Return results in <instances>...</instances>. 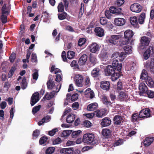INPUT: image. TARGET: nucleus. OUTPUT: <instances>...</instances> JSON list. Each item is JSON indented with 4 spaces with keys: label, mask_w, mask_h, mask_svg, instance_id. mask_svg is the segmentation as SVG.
<instances>
[{
    "label": "nucleus",
    "mask_w": 154,
    "mask_h": 154,
    "mask_svg": "<svg viewBox=\"0 0 154 154\" xmlns=\"http://www.w3.org/2000/svg\"><path fill=\"white\" fill-rule=\"evenodd\" d=\"M47 139V137H42L40 139L39 141V143L40 144H42L45 143L46 142Z\"/></svg>",
    "instance_id": "e2e57ef3"
},
{
    "label": "nucleus",
    "mask_w": 154,
    "mask_h": 154,
    "mask_svg": "<svg viewBox=\"0 0 154 154\" xmlns=\"http://www.w3.org/2000/svg\"><path fill=\"white\" fill-rule=\"evenodd\" d=\"M27 86V83L26 82V79L25 77H24L23 79L21 84V87L22 89L24 90L26 89Z\"/></svg>",
    "instance_id": "4c0bfd02"
},
{
    "label": "nucleus",
    "mask_w": 154,
    "mask_h": 154,
    "mask_svg": "<svg viewBox=\"0 0 154 154\" xmlns=\"http://www.w3.org/2000/svg\"><path fill=\"white\" fill-rule=\"evenodd\" d=\"M83 79L82 75L79 74H76L74 80L75 85L78 87H82L83 86Z\"/></svg>",
    "instance_id": "f03ea898"
},
{
    "label": "nucleus",
    "mask_w": 154,
    "mask_h": 154,
    "mask_svg": "<svg viewBox=\"0 0 154 154\" xmlns=\"http://www.w3.org/2000/svg\"><path fill=\"white\" fill-rule=\"evenodd\" d=\"M109 10L112 13L120 14L121 13L122 9L120 8H116L113 6L110 7Z\"/></svg>",
    "instance_id": "5701e85b"
},
{
    "label": "nucleus",
    "mask_w": 154,
    "mask_h": 154,
    "mask_svg": "<svg viewBox=\"0 0 154 154\" xmlns=\"http://www.w3.org/2000/svg\"><path fill=\"white\" fill-rule=\"evenodd\" d=\"M61 85H59V89H56V91L53 90L52 92L49 94H47L45 97L47 100H49L52 98L54 95H55L60 90V89L61 88Z\"/></svg>",
    "instance_id": "9d476101"
},
{
    "label": "nucleus",
    "mask_w": 154,
    "mask_h": 154,
    "mask_svg": "<svg viewBox=\"0 0 154 154\" xmlns=\"http://www.w3.org/2000/svg\"><path fill=\"white\" fill-rule=\"evenodd\" d=\"M149 77L146 71L145 70H143L140 76V79L143 80H146Z\"/></svg>",
    "instance_id": "7c9ffc66"
},
{
    "label": "nucleus",
    "mask_w": 154,
    "mask_h": 154,
    "mask_svg": "<svg viewBox=\"0 0 154 154\" xmlns=\"http://www.w3.org/2000/svg\"><path fill=\"white\" fill-rule=\"evenodd\" d=\"M47 85L48 88L49 89H52L53 90L56 91V89H59L57 88L58 86H57L56 88H55V85L54 82L52 81V80H51V79H49V81L48 82Z\"/></svg>",
    "instance_id": "6ab92c4d"
},
{
    "label": "nucleus",
    "mask_w": 154,
    "mask_h": 154,
    "mask_svg": "<svg viewBox=\"0 0 154 154\" xmlns=\"http://www.w3.org/2000/svg\"><path fill=\"white\" fill-rule=\"evenodd\" d=\"M75 53L72 51H69L67 53V57L69 59H72L74 57Z\"/></svg>",
    "instance_id": "c03bdc74"
},
{
    "label": "nucleus",
    "mask_w": 154,
    "mask_h": 154,
    "mask_svg": "<svg viewBox=\"0 0 154 154\" xmlns=\"http://www.w3.org/2000/svg\"><path fill=\"white\" fill-rule=\"evenodd\" d=\"M87 56L86 54H83L79 58V63L81 65H84L87 61Z\"/></svg>",
    "instance_id": "bb28decb"
},
{
    "label": "nucleus",
    "mask_w": 154,
    "mask_h": 154,
    "mask_svg": "<svg viewBox=\"0 0 154 154\" xmlns=\"http://www.w3.org/2000/svg\"><path fill=\"white\" fill-rule=\"evenodd\" d=\"M124 50L126 54H129L132 53V48L129 45L125 46Z\"/></svg>",
    "instance_id": "f704fd0d"
},
{
    "label": "nucleus",
    "mask_w": 154,
    "mask_h": 154,
    "mask_svg": "<svg viewBox=\"0 0 154 154\" xmlns=\"http://www.w3.org/2000/svg\"><path fill=\"white\" fill-rule=\"evenodd\" d=\"M126 54L123 52H122L119 55V59L122 62L124 60L126 57Z\"/></svg>",
    "instance_id": "864d4df0"
},
{
    "label": "nucleus",
    "mask_w": 154,
    "mask_h": 154,
    "mask_svg": "<svg viewBox=\"0 0 154 154\" xmlns=\"http://www.w3.org/2000/svg\"><path fill=\"white\" fill-rule=\"evenodd\" d=\"M142 8L140 5L138 3H134L131 5L130 9L134 12L139 13L141 10Z\"/></svg>",
    "instance_id": "39448f33"
},
{
    "label": "nucleus",
    "mask_w": 154,
    "mask_h": 154,
    "mask_svg": "<svg viewBox=\"0 0 154 154\" xmlns=\"http://www.w3.org/2000/svg\"><path fill=\"white\" fill-rule=\"evenodd\" d=\"M106 111L105 109H102L100 110L94 112V114L96 116L99 118L102 117L103 116L105 115Z\"/></svg>",
    "instance_id": "412c9836"
},
{
    "label": "nucleus",
    "mask_w": 154,
    "mask_h": 154,
    "mask_svg": "<svg viewBox=\"0 0 154 154\" xmlns=\"http://www.w3.org/2000/svg\"><path fill=\"white\" fill-rule=\"evenodd\" d=\"M2 14H8L9 13V11H8V8L6 7V4H5L2 8Z\"/></svg>",
    "instance_id": "79ce46f5"
},
{
    "label": "nucleus",
    "mask_w": 154,
    "mask_h": 154,
    "mask_svg": "<svg viewBox=\"0 0 154 154\" xmlns=\"http://www.w3.org/2000/svg\"><path fill=\"white\" fill-rule=\"evenodd\" d=\"M86 42V39L85 38H80L79 40L78 44L79 46H81L85 43Z\"/></svg>",
    "instance_id": "8fccbe9b"
},
{
    "label": "nucleus",
    "mask_w": 154,
    "mask_h": 154,
    "mask_svg": "<svg viewBox=\"0 0 154 154\" xmlns=\"http://www.w3.org/2000/svg\"><path fill=\"white\" fill-rule=\"evenodd\" d=\"M102 99L104 104L107 105H110L111 104V102L108 101L107 97L104 95L103 96Z\"/></svg>",
    "instance_id": "49530a36"
},
{
    "label": "nucleus",
    "mask_w": 154,
    "mask_h": 154,
    "mask_svg": "<svg viewBox=\"0 0 154 154\" xmlns=\"http://www.w3.org/2000/svg\"><path fill=\"white\" fill-rule=\"evenodd\" d=\"M75 118V115L74 114H71L67 117L66 121L68 123H72L74 121Z\"/></svg>",
    "instance_id": "cd10ccee"
},
{
    "label": "nucleus",
    "mask_w": 154,
    "mask_h": 154,
    "mask_svg": "<svg viewBox=\"0 0 154 154\" xmlns=\"http://www.w3.org/2000/svg\"><path fill=\"white\" fill-rule=\"evenodd\" d=\"M82 132L80 130L75 131H73L72 134V138H75L79 136V134Z\"/></svg>",
    "instance_id": "09e8293b"
},
{
    "label": "nucleus",
    "mask_w": 154,
    "mask_h": 154,
    "mask_svg": "<svg viewBox=\"0 0 154 154\" xmlns=\"http://www.w3.org/2000/svg\"><path fill=\"white\" fill-rule=\"evenodd\" d=\"M109 82L107 81H103L100 82V87L103 90L107 91L109 89Z\"/></svg>",
    "instance_id": "dca6fc26"
},
{
    "label": "nucleus",
    "mask_w": 154,
    "mask_h": 154,
    "mask_svg": "<svg viewBox=\"0 0 154 154\" xmlns=\"http://www.w3.org/2000/svg\"><path fill=\"white\" fill-rule=\"evenodd\" d=\"M41 105H39L37 106H36L34 107L32 110V112L33 114H35L38 111L40 108Z\"/></svg>",
    "instance_id": "680f3d73"
},
{
    "label": "nucleus",
    "mask_w": 154,
    "mask_h": 154,
    "mask_svg": "<svg viewBox=\"0 0 154 154\" xmlns=\"http://www.w3.org/2000/svg\"><path fill=\"white\" fill-rule=\"evenodd\" d=\"M150 39L146 36H143L141 37L140 42L142 46H148L150 42Z\"/></svg>",
    "instance_id": "ddd939ff"
},
{
    "label": "nucleus",
    "mask_w": 154,
    "mask_h": 154,
    "mask_svg": "<svg viewBox=\"0 0 154 154\" xmlns=\"http://www.w3.org/2000/svg\"><path fill=\"white\" fill-rule=\"evenodd\" d=\"M134 35L133 31L130 29L126 30L124 33V37L126 38H128L130 39Z\"/></svg>",
    "instance_id": "b1692460"
},
{
    "label": "nucleus",
    "mask_w": 154,
    "mask_h": 154,
    "mask_svg": "<svg viewBox=\"0 0 154 154\" xmlns=\"http://www.w3.org/2000/svg\"><path fill=\"white\" fill-rule=\"evenodd\" d=\"M146 83L150 87H154V79H152L150 77H149L146 80Z\"/></svg>",
    "instance_id": "2f4dec72"
},
{
    "label": "nucleus",
    "mask_w": 154,
    "mask_h": 154,
    "mask_svg": "<svg viewBox=\"0 0 154 154\" xmlns=\"http://www.w3.org/2000/svg\"><path fill=\"white\" fill-rule=\"evenodd\" d=\"M89 51L93 53H97L100 48L99 45L96 43H93L88 46Z\"/></svg>",
    "instance_id": "7ed1b4c3"
},
{
    "label": "nucleus",
    "mask_w": 154,
    "mask_h": 154,
    "mask_svg": "<svg viewBox=\"0 0 154 154\" xmlns=\"http://www.w3.org/2000/svg\"><path fill=\"white\" fill-rule=\"evenodd\" d=\"M51 72H54V73L55 74H56L57 72H61V71L60 69L57 68H55V66H53L51 68Z\"/></svg>",
    "instance_id": "5fc2aeb1"
},
{
    "label": "nucleus",
    "mask_w": 154,
    "mask_h": 154,
    "mask_svg": "<svg viewBox=\"0 0 154 154\" xmlns=\"http://www.w3.org/2000/svg\"><path fill=\"white\" fill-rule=\"evenodd\" d=\"M110 119L108 117H105L102 120L100 124L103 127H106L109 126L111 123Z\"/></svg>",
    "instance_id": "2eb2a0df"
},
{
    "label": "nucleus",
    "mask_w": 154,
    "mask_h": 154,
    "mask_svg": "<svg viewBox=\"0 0 154 154\" xmlns=\"http://www.w3.org/2000/svg\"><path fill=\"white\" fill-rule=\"evenodd\" d=\"M72 131L69 130H65L63 131L61 136L63 137H68L71 133Z\"/></svg>",
    "instance_id": "a19ab883"
},
{
    "label": "nucleus",
    "mask_w": 154,
    "mask_h": 154,
    "mask_svg": "<svg viewBox=\"0 0 154 154\" xmlns=\"http://www.w3.org/2000/svg\"><path fill=\"white\" fill-rule=\"evenodd\" d=\"M72 149L71 148H63L60 150L61 154H72L73 153Z\"/></svg>",
    "instance_id": "4be33fe9"
},
{
    "label": "nucleus",
    "mask_w": 154,
    "mask_h": 154,
    "mask_svg": "<svg viewBox=\"0 0 154 154\" xmlns=\"http://www.w3.org/2000/svg\"><path fill=\"white\" fill-rule=\"evenodd\" d=\"M100 22L102 25H106L107 23V20L104 17H101L100 19Z\"/></svg>",
    "instance_id": "052dcab7"
},
{
    "label": "nucleus",
    "mask_w": 154,
    "mask_h": 154,
    "mask_svg": "<svg viewBox=\"0 0 154 154\" xmlns=\"http://www.w3.org/2000/svg\"><path fill=\"white\" fill-rule=\"evenodd\" d=\"M34 73L32 75L33 78L34 79L37 80L38 77V71L37 70L35 69L33 70Z\"/></svg>",
    "instance_id": "3c124183"
},
{
    "label": "nucleus",
    "mask_w": 154,
    "mask_h": 154,
    "mask_svg": "<svg viewBox=\"0 0 154 154\" xmlns=\"http://www.w3.org/2000/svg\"><path fill=\"white\" fill-rule=\"evenodd\" d=\"M115 24L118 26H123L125 23V20L122 18H116L114 20Z\"/></svg>",
    "instance_id": "9b49d317"
},
{
    "label": "nucleus",
    "mask_w": 154,
    "mask_h": 154,
    "mask_svg": "<svg viewBox=\"0 0 154 154\" xmlns=\"http://www.w3.org/2000/svg\"><path fill=\"white\" fill-rule=\"evenodd\" d=\"M124 0H117L115 3V5L117 6H121L124 3Z\"/></svg>",
    "instance_id": "bf43d9fd"
},
{
    "label": "nucleus",
    "mask_w": 154,
    "mask_h": 154,
    "mask_svg": "<svg viewBox=\"0 0 154 154\" xmlns=\"http://www.w3.org/2000/svg\"><path fill=\"white\" fill-rule=\"evenodd\" d=\"M120 35H113L108 40L109 42L112 44L116 45L118 43V40L121 37Z\"/></svg>",
    "instance_id": "6e6552de"
},
{
    "label": "nucleus",
    "mask_w": 154,
    "mask_h": 154,
    "mask_svg": "<svg viewBox=\"0 0 154 154\" xmlns=\"http://www.w3.org/2000/svg\"><path fill=\"white\" fill-rule=\"evenodd\" d=\"M31 54V52L30 51L28 50L27 51V54L26 56V59H23V63H25L27 62L28 63L29 61V59L30 57Z\"/></svg>",
    "instance_id": "37998d69"
},
{
    "label": "nucleus",
    "mask_w": 154,
    "mask_h": 154,
    "mask_svg": "<svg viewBox=\"0 0 154 154\" xmlns=\"http://www.w3.org/2000/svg\"><path fill=\"white\" fill-rule=\"evenodd\" d=\"M114 123L115 124L118 125L120 124L122 121L121 116H116L114 118Z\"/></svg>",
    "instance_id": "c756f323"
},
{
    "label": "nucleus",
    "mask_w": 154,
    "mask_h": 154,
    "mask_svg": "<svg viewBox=\"0 0 154 154\" xmlns=\"http://www.w3.org/2000/svg\"><path fill=\"white\" fill-rule=\"evenodd\" d=\"M90 61L91 63V66L94 65L97 63V60L96 57L92 54H90Z\"/></svg>",
    "instance_id": "72a5a7b5"
},
{
    "label": "nucleus",
    "mask_w": 154,
    "mask_h": 154,
    "mask_svg": "<svg viewBox=\"0 0 154 154\" xmlns=\"http://www.w3.org/2000/svg\"><path fill=\"white\" fill-rule=\"evenodd\" d=\"M58 131V128H55L51 131H49L48 132V134L50 136H52L54 135Z\"/></svg>",
    "instance_id": "6e6d98bb"
},
{
    "label": "nucleus",
    "mask_w": 154,
    "mask_h": 154,
    "mask_svg": "<svg viewBox=\"0 0 154 154\" xmlns=\"http://www.w3.org/2000/svg\"><path fill=\"white\" fill-rule=\"evenodd\" d=\"M96 35L99 37H102L104 35V31L103 29L100 27H96L94 29Z\"/></svg>",
    "instance_id": "f8f14e48"
},
{
    "label": "nucleus",
    "mask_w": 154,
    "mask_h": 154,
    "mask_svg": "<svg viewBox=\"0 0 154 154\" xmlns=\"http://www.w3.org/2000/svg\"><path fill=\"white\" fill-rule=\"evenodd\" d=\"M130 39L124 37L120 41L121 45H124L129 43Z\"/></svg>",
    "instance_id": "58836bf2"
},
{
    "label": "nucleus",
    "mask_w": 154,
    "mask_h": 154,
    "mask_svg": "<svg viewBox=\"0 0 154 154\" xmlns=\"http://www.w3.org/2000/svg\"><path fill=\"white\" fill-rule=\"evenodd\" d=\"M39 100V93L35 92L33 94L31 99V104L32 106L34 105L35 103L38 102Z\"/></svg>",
    "instance_id": "0eeeda50"
},
{
    "label": "nucleus",
    "mask_w": 154,
    "mask_h": 154,
    "mask_svg": "<svg viewBox=\"0 0 154 154\" xmlns=\"http://www.w3.org/2000/svg\"><path fill=\"white\" fill-rule=\"evenodd\" d=\"M83 125L87 128H89L92 126V123L88 120H85L84 122Z\"/></svg>",
    "instance_id": "4d7b16f0"
},
{
    "label": "nucleus",
    "mask_w": 154,
    "mask_h": 154,
    "mask_svg": "<svg viewBox=\"0 0 154 154\" xmlns=\"http://www.w3.org/2000/svg\"><path fill=\"white\" fill-rule=\"evenodd\" d=\"M153 51L152 47L149 46L144 54L143 56L145 59H147L150 56L151 53Z\"/></svg>",
    "instance_id": "a211bd4d"
},
{
    "label": "nucleus",
    "mask_w": 154,
    "mask_h": 154,
    "mask_svg": "<svg viewBox=\"0 0 154 154\" xmlns=\"http://www.w3.org/2000/svg\"><path fill=\"white\" fill-rule=\"evenodd\" d=\"M98 104L96 103H94L88 105L87 109L90 111H93L96 109L98 107Z\"/></svg>",
    "instance_id": "a878e982"
},
{
    "label": "nucleus",
    "mask_w": 154,
    "mask_h": 154,
    "mask_svg": "<svg viewBox=\"0 0 154 154\" xmlns=\"http://www.w3.org/2000/svg\"><path fill=\"white\" fill-rule=\"evenodd\" d=\"M100 70L98 68L94 69L91 72V74L94 77L97 76L99 75Z\"/></svg>",
    "instance_id": "473e14b6"
},
{
    "label": "nucleus",
    "mask_w": 154,
    "mask_h": 154,
    "mask_svg": "<svg viewBox=\"0 0 154 154\" xmlns=\"http://www.w3.org/2000/svg\"><path fill=\"white\" fill-rule=\"evenodd\" d=\"M116 69L114 68L112 65L106 66L104 69L105 75L106 76H109L116 72Z\"/></svg>",
    "instance_id": "20e7f679"
},
{
    "label": "nucleus",
    "mask_w": 154,
    "mask_h": 154,
    "mask_svg": "<svg viewBox=\"0 0 154 154\" xmlns=\"http://www.w3.org/2000/svg\"><path fill=\"white\" fill-rule=\"evenodd\" d=\"M58 11L59 12H62L64 10V7L62 2L60 3L57 7Z\"/></svg>",
    "instance_id": "de8ad7c7"
},
{
    "label": "nucleus",
    "mask_w": 154,
    "mask_h": 154,
    "mask_svg": "<svg viewBox=\"0 0 154 154\" xmlns=\"http://www.w3.org/2000/svg\"><path fill=\"white\" fill-rule=\"evenodd\" d=\"M112 66H113V67L116 69H117L119 72L121 71L122 64V63L119 64L118 60H113Z\"/></svg>",
    "instance_id": "4468645a"
},
{
    "label": "nucleus",
    "mask_w": 154,
    "mask_h": 154,
    "mask_svg": "<svg viewBox=\"0 0 154 154\" xmlns=\"http://www.w3.org/2000/svg\"><path fill=\"white\" fill-rule=\"evenodd\" d=\"M16 54L14 53H12L9 57L10 61L13 62L16 58Z\"/></svg>",
    "instance_id": "0e129e2a"
},
{
    "label": "nucleus",
    "mask_w": 154,
    "mask_h": 154,
    "mask_svg": "<svg viewBox=\"0 0 154 154\" xmlns=\"http://www.w3.org/2000/svg\"><path fill=\"white\" fill-rule=\"evenodd\" d=\"M111 79L112 81H115L119 77V73L115 72L111 75Z\"/></svg>",
    "instance_id": "c9c22d12"
},
{
    "label": "nucleus",
    "mask_w": 154,
    "mask_h": 154,
    "mask_svg": "<svg viewBox=\"0 0 154 154\" xmlns=\"http://www.w3.org/2000/svg\"><path fill=\"white\" fill-rule=\"evenodd\" d=\"M145 66L151 72L154 73V59H152L149 63H146Z\"/></svg>",
    "instance_id": "1a4fd4ad"
},
{
    "label": "nucleus",
    "mask_w": 154,
    "mask_h": 154,
    "mask_svg": "<svg viewBox=\"0 0 154 154\" xmlns=\"http://www.w3.org/2000/svg\"><path fill=\"white\" fill-rule=\"evenodd\" d=\"M31 61L32 62H36L37 61V57L35 54L34 53L32 54Z\"/></svg>",
    "instance_id": "338daca9"
},
{
    "label": "nucleus",
    "mask_w": 154,
    "mask_h": 154,
    "mask_svg": "<svg viewBox=\"0 0 154 154\" xmlns=\"http://www.w3.org/2000/svg\"><path fill=\"white\" fill-rule=\"evenodd\" d=\"M154 140V138L153 137H146L143 142V144L145 146H148L152 143Z\"/></svg>",
    "instance_id": "aec40b11"
},
{
    "label": "nucleus",
    "mask_w": 154,
    "mask_h": 154,
    "mask_svg": "<svg viewBox=\"0 0 154 154\" xmlns=\"http://www.w3.org/2000/svg\"><path fill=\"white\" fill-rule=\"evenodd\" d=\"M94 134L91 133L85 134L82 138V141L86 144H92L96 143Z\"/></svg>",
    "instance_id": "f257e3e1"
},
{
    "label": "nucleus",
    "mask_w": 154,
    "mask_h": 154,
    "mask_svg": "<svg viewBox=\"0 0 154 154\" xmlns=\"http://www.w3.org/2000/svg\"><path fill=\"white\" fill-rule=\"evenodd\" d=\"M67 15V14L65 12H63L58 15V17L60 20H63L66 18Z\"/></svg>",
    "instance_id": "603ef678"
},
{
    "label": "nucleus",
    "mask_w": 154,
    "mask_h": 154,
    "mask_svg": "<svg viewBox=\"0 0 154 154\" xmlns=\"http://www.w3.org/2000/svg\"><path fill=\"white\" fill-rule=\"evenodd\" d=\"M130 21L131 24L136 28H138L137 19L135 16L131 17Z\"/></svg>",
    "instance_id": "393cba45"
},
{
    "label": "nucleus",
    "mask_w": 154,
    "mask_h": 154,
    "mask_svg": "<svg viewBox=\"0 0 154 154\" xmlns=\"http://www.w3.org/2000/svg\"><path fill=\"white\" fill-rule=\"evenodd\" d=\"M128 98V96L125 92L121 91L119 94V98L121 100H123Z\"/></svg>",
    "instance_id": "c85d7f7f"
},
{
    "label": "nucleus",
    "mask_w": 154,
    "mask_h": 154,
    "mask_svg": "<svg viewBox=\"0 0 154 154\" xmlns=\"http://www.w3.org/2000/svg\"><path fill=\"white\" fill-rule=\"evenodd\" d=\"M147 95L148 97L150 98H153L154 97V92L151 91H148Z\"/></svg>",
    "instance_id": "774afa93"
},
{
    "label": "nucleus",
    "mask_w": 154,
    "mask_h": 154,
    "mask_svg": "<svg viewBox=\"0 0 154 154\" xmlns=\"http://www.w3.org/2000/svg\"><path fill=\"white\" fill-rule=\"evenodd\" d=\"M62 59L64 62H67V59L66 57V54L65 51H63L61 55Z\"/></svg>",
    "instance_id": "69168bd1"
},
{
    "label": "nucleus",
    "mask_w": 154,
    "mask_h": 154,
    "mask_svg": "<svg viewBox=\"0 0 154 154\" xmlns=\"http://www.w3.org/2000/svg\"><path fill=\"white\" fill-rule=\"evenodd\" d=\"M123 141L122 139H119L116 141L114 144V146H117L123 144Z\"/></svg>",
    "instance_id": "13d9d810"
},
{
    "label": "nucleus",
    "mask_w": 154,
    "mask_h": 154,
    "mask_svg": "<svg viewBox=\"0 0 154 154\" xmlns=\"http://www.w3.org/2000/svg\"><path fill=\"white\" fill-rule=\"evenodd\" d=\"M150 110L148 108L141 110L139 112V117L140 118L145 119L150 117Z\"/></svg>",
    "instance_id": "423d86ee"
},
{
    "label": "nucleus",
    "mask_w": 154,
    "mask_h": 154,
    "mask_svg": "<svg viewBox=\"0 0 154 154\" xmlns=\"http://www.w3.org/2000/svg\"><path fill=\"white\" fill-rule=\"evenodd\" d=\"M139 88L140 95H141L142 94L146 93L147 91V87L143 83H141L140 84Z\"/></svg>",
    "instance_id": "f3484780"
},
{
    "label": "nucleus",
    "mask_w": 154,
    "mask_h": 154,
    "mask_svg": "<svg viewBox=\"0 0 154 154\" xmlns=\"http://www.w3.org/2000/svg\"><path fill=\"white\" fill-rule=\"evenodd\" d=\"M55 148L52 147H48L46 151V154H52L55 150Z\"/></svg>",
    "instance_id": "a18cd8bd"
},
{
    "label": "nucleus",
    "mask_w": 154,
    "mask_h": 154,
    "mask_svg": "<svg viewBox=\"0 0 154 154\" xmlns=\"http://www.w3.org/2000/svg\"><path fill=\"white\" fill-rule=\"evenodd\" d=\"M110 134V131L108 129H103L102 131V134L104 136L108 137Z\"/></svg>",
    "instance_id": "ea45409f"
},
{
    "label": "nucleus",
    "mask_w": 154,
    "mask_h": 154,
    "mask_svg": "<svg viewBox=\"0 0 154 154\" xmlns=\"http://www.w3.org/2000/svg\"><path fill=\"white\" fill-rule=\"evenodd\" d=\"M145 17V14L144 13H142L139 18V23L140 24L143 23Z\"/></svg>",
    "instance_id": "e433bc0d"
}]
</instances>
